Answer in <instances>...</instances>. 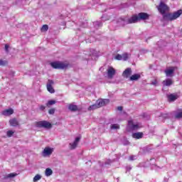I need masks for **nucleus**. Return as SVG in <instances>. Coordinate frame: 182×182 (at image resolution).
<instances>
[{"mask_svg": "<svg viewBox=\"0 0 182 182\" xmlns=\"http://www.w3.org/2000/svg\"><path fill=\"white\" fill-rule=\"evenodd\" d=\"M94 26L95 28H100V26H102V22L100 21L94 22Z\"/></svg>", "mask_w": 182, "mask_h": 182, "instance_id": "obj_28", "label": "nucleus"}, {"mask_svg": "<svg viewBox=\"0 0 182 182\" xmlns=\"http://www.w3.org/2000/svg\"><path fill=\"white\" fill-rule=\"evenodd\" d=\"M102 21H109V17L106 18V15L102 16Z\"/></svg>", "mask_w": 182, "mask_h": 182, "instance_id": "obj_35", "label": "nucleus"}, {"mask_svg": "<svg viewBox=\"0 0 182 182\" xmlns=\"http://www.w3.org/2000/svg\"><path fill=\"white\" fill-rule=\"evenodd\" d=\"M136 156H129L130 161H133L134 160H136Z\"/></svg>", "mask_w": 182, "mask_h": 182, "instance_id": "obj_34", "label": "nucleus"}, {"mask_svg": "<svg viewBox=\"0 0 182 182\" xmlns=\"http://www.w3.org/2000/svg\"><path fill=\"white\" fill-rule=\"evenodd\" d=\"M108 79H113V76L116 75V70L113 67H109L107 70Z\"/></svg>", "mask_w": 182, "mask_h": 182, "instance_id": "obj_9", "label": "nucleus"}, {"mask_svg": "<svg viewBox=\"0 0 182 182\" xmlns=\"http://www.w3.org/2000/svg\"><path fill=\"white\" fill-rule=\"evenodd\" d=\"M117 110H119V112H122V110H123V107H118Z\"/></svg>", "mask_w": 182, "mask_h": 182, "instance_id": "obj_39", "label": "nucleus"}, {"mask_svg": "<svg viewBox=\"0 0 182 182\" xmlns=\"http://www.w3.org/2000/svg\"><path fill=\"white\" fill-rule=\"evenodd\" d=\"M45 109H46V107H45V106H43V105H41V106H40V110L43 111V110H45Z\"/></svg>", "mask_w": 182, "mask_h": 182, "instance_id": "obj_36", "label": "nucleus"}, {"mask_svg": "<svg viewBox=\"0 0 182 182\" xmlns=\"http://www.w3.org/2000/svg\"><path fill=\"white\" fill-rule=\"evenodd\" d=\"M109 103V100H98L96 101L95 105H92L88 107V110H96V109H99L103 106H105V105H107Z\"/></svg>", "mask_w": 182, "mask_h": 182, "instance_id": "obj_3", "label": "nucleus"}, {"mask_svg": "<svg viewBox=\"0 0 182 182\" xmlns=\"http://www.w3.org/2000/svg\"><path fill=\"white\" fill-rule=\"evenodd\" d=\"M8 49H9V46H8V44L5 45V50L6 52H8Z\"/></svg>", "mask_w": 182, "mask_h": 182, "instance_id": "obj_37", "label": "nucleus"}, {"mask_svg": "<svg viewBox=\"0 0 182 182\" xmlns=\"http://www.w3.org/2000/svg\"><path fill=\"white\" fill-rule=\"evenodd\" d=\"M166 76L171 77L173 76V74L174 73V68L171 67L169 69H167L165 70Z\"/></svg>", "mask_w": 182, "mask_h": 182, "instance_id": "obj_13", "label": "nucleus"}, {"mask_svg": "<svg viewBox=\"0 0 182 182\" xmlns=\"http://www.w3.org/2000/svg\"><path fill=\"white\" fill-rule=\"evenodd\" d=\"M49 114H55V108H52L50 110H48Z\"/></svg>", "mask_w": 182, "mask_h": 182, "instance_id": "obj_33", "label": "nucleus"}, {"mask_svg": "<svg viewBox=\"0 0 182 182\" xmlns=\"http://www.w3.org/2000/svg\"><path fill=\"white\" fill-rule=\"evenodd\" d=\"M10 126H12L13 127H16L19 124V122H18V120L16 118L11 119L9 120Z\"/></svg>", "mask_w": 182, "mask_h": 182, "instance_id": "obj_15", "label": "nucleus"}, {"mask_svg": "<svg viewBox=\"0 0 182 182\" xmlns=\"http://www.w3.org/2000/svg\"><path fill=\"white\" fill-rule=\"evenodd\" d=\"M143 126L140 122H134L133 120L129 121L128 122V125H127V130L129 131H133V130H139V129H141Z\"/></svg>", "mask_w": 182, "mask_h": 182, "instance_id": "obj_5", "label": "nucleus"}, {"mask_svg": "<svg viewBox=\"0 0 182 182\" xmlns=\"http://www.w3.org/2000/svg\"><path fill=\"white\" fill-rule=\"evenodd\" d=\"M68 109L71 112H76V110H77V107L76 105H70L68 106Z\"/></svg>", "mask_w": 182, "mask_h": 182, "instance_id": "obj_22", "label": "nucleus"}, {"mask_svg": "<svg viewBox=\"0 0 182 182\" xmlns=\"http://www.w3.org/2000/svg\"><path fill=\"white\" fill-rule=\"evenodd\" d=\"M56 103L55 100H50L46 103L47 107H50V106H53V105H55Z\"/></svg>", "mask_w": 182, "mask_h": 182, "instance_id": "obj_25", "label": "nucleus"}, {"mask_svg": "<svg viewBox=\"0 0 182 182\" xmlns=\"http://www.w3.org/2000/svg\"><path fill=\"white\" fill-rule=\"evenodd\" d=\"M178 97V96L174 94H171L170 95L168 96L169 102H174V100H177Z\"/></svg>", "mask_w": 182, "mask_h": 182, "instance_id": "obj_18", "label": "nucleus"}, {"mask_svg": "<svg viewBox=\"0 0 182 182\" xmlns=\"http://www.w3.org/2000/svg\"><path fill=\"white\" fill-rule=\"evenodd\" d=\"M54 82L52 80H48L47 82V90L48 92H49L50 93H53L55 92V89H53V85H54Z\"/></svg>", "mask_w": 182, "mask_h": 182, "instance_id": "obj_10", "label": "nucleus"}, {"mask_svg": "<svg viewBox=\"0 0 182 182\" xmlns=\"http://www.w3.org/2000/svg\"><path fill=\"white\" fill-rule=\"evenodd\" d=\"M130 170H132V167L131 166L127 167V171H130Z\"/></svg>", "mask_w": 182, "mask_h": 182, "instance_id": "obj_40", "label": "nucleus"}, {"mask_svg": "<svg viewBox=\"0 0 182 182\" xmlns=\"http://www.w3.org/2000/svg\"><path fill=\"white\" fill-rule=\"evenodd\" d=\"M41 178H42V176H41V175H39V174H37L34 176L33 181V182L39 181V180H41Z\"/></svg>", "mask_w": 182, "mask_h": 182, "instance_id": "obj_26", "label": "nucleus"}, {"mask_svg": "<svg viewBox=\"0 0 182 182\" xmlns=\"http://www.w3.org/2000/svg\"><path fill=\"white\" fill-rule=\"evenodd\" d=\"M49 29V26L48 25H43L41 28L42 32H46Z\"/></svg>", "mask_w": 182, "mask_h": 182, "instance_id": "obj_29", "label": "nucleus"}, {"mask_svg": "<svg viewBox=\"0 0 182 182\" xmlns=\"http://www.w3.org/2000/svg\"><path fill=\"white\" fill-rule=\"evenodd\" d=\"M150 18V15L147 13H139L138 16H133L131 18H120L118 20V23L121 26H124L125 25H129V23H136L137 21H146Z\"/></svg>", "mask_w": 182, "mask_h": 182, "instance_id": "obj_2", "label": "nucleus"}, {"mask_svg": "<svg viewBox=\"0 0 182 182\" xmlns=\"http://www.w3.org/2000/svg\"><path fill=\"white\" fill-rule=\"evenodd\" d=\"M53 153V149L50 147H46L43 151V157H46V156H50Z\"/></svg>", "mask_w": 182, "mask_h": 182, "instance_id": "obj_11", "label": "nucleus"}, {"mask_svg": "<svg viewBox=\"0 0 182 182\" xmlns=\"http://www.w3.org/2000/svg\"><path fill=\"white\" fill-rule=\"evenodd\" d=\"M175 117L176 119H181L182 118V112L176 113L175 115Z\"/></svg>", "mask_w": 182, "mask_h": 182, "instance_id": "obj_31", "label": "nucleus"}, {"mask_svg": "<svg viewBox=\"0 0 182 182\" xmlns=\"http://www.w3.org/2000/svg\"><path fill=\"white\" fill-rule=\"evenodd\" d=\"M132 75V68H127L122 73V76L123 77H126L127 79L128 77H130V76Z\"/></svg>", "mask_w": 182, "mask_h": 182, "instance_id": "obj_12", "label": "nucleus"}, {"mask_svg": "<svg viewBox=\"0 0 182 182\" xmlns=\"http://www.w3.org/2000/svg\"><path fill=\"white\" fill-rule=\"evenodd\" d=\"M51 68H53V69H66L68 66H69V64L68 63H63L60 61H55L50 63Z\"/></svg>", "mask_w": 182, "mask_h": 182, "instance_id": "obj_4", "label": "nucleus"}, {"mask_svg": "<svg viewBox=\"0 0 182 182\" xmlns=\"http://www.w3.org/2000/svg\"><path fill=\"white\" fill-rule=\"evenodd\" d=\"M14 133H15V132L14 131H8L7 132V136L8 137H12V136L14 135Z\"/></svg>", "mask_w": 182, "mask_h": 182, "instance_id": "obj_32", "label": "nucleus"}, {"mask_svg": "<svg viewBox=\"0 0 182 182\" xmlns=\"http://www.w3.org/2000/svg\"><path fill=\"white\" fill-rule=\"evenodd\" d=\"M81 139H82L81 136L76 137L75 141L73 143H70L69 144L70 149L75 150V149H76V147H77V144H79V142L80 141Z\"/></svg>", "mask_w": 182, "mask_h": 182, "instance_id": "obj_7", "label": "nucleus"}, {"mask_svg": "<svg viewBox=\"0 0 182 182\" xmlns=\"http://www.w3.org/2000/svg\"><path fill=\"white\" fill-rule=\"evenodd\" d=\"M36 127H43L44 129H52V124L48 121H40L36 123Z\"/></svg>", "mask_w": 182, "mask_h": 182, "instance_id": "obj_6", "label": "nucleus"}, {"mask_svg": "<svg viewBox=\"0 0 182 182\" xmlns=\"http://www.w3.org/2000/svg\"><path fill=\"white\" fill-rule=\"evenodd\" d=\"M16 176H18V173H11L6 175V178H14V177H16Z\"/></svg>", "mask_w": 182, "mask_h": 182, "instance_id": "obj_23", "label": "nucleus"}, {"mask_svg": "<svg viewBox=\"0 0 182 182\" xmlns=\"http://www.w3.org/2000/svg\"><path fill=\"white\" fill-rule=\"evenodd\" d=\"M133 139H143V132H136L132 134Z\"/></svg>", "mask_w": 182, "mask_h": 182, "instance_id": "obj_17", "label": "nucleus"}, {"mask_svg": "<svg viewBox=\"0 0 182 182\" xmlns=\"http://www.w3.org/2000/svg\"><path fill=\"white\" fill-rule=\"evenodd\" d=\"M141 76L140 74H134L131 77H129V80H139Z\"/></svg>", "mask_w": 182, "mask_h": 182, "instance_id": "obj_19", "label": "nucleus"}, {"mask_svg": "<svg viewBox=\"0 0 182 182\" xmlns=\"http://www.w3.org/2000/svg\"><path fill=\"white\" fill-rule=\"evenodd\" d=\"M2 114H4V116H11V114H14V109H12V108L6 109L2 112Z\"/></svg>", "mask_w": 182, "mask_h": 182, "instance_id": "obj_14", "label": "nucleus"}, {"mask_svg": "<svg viewBox=\"0 0 182 182\" xmlns=\"http://www.w3.org/2000/svg\"><path fill=\"white\" fill-rule=\"evenodd\" d=\"M164 86H171L173 85V80L168 78L163 81Z\"/></svg>", "mask_w": 182, "mask_h": 182, "instance_id": "obj_16", "label": "nucleus"}, {"mask_svg": "<svg viewBox=\"0 0 182 182\" xmlns=\"http://www.w3.org/2000/svg\"><path fill=\"white\" fill-rule=\"evenodd\" d=\"M114 59H116L117 60H123L122 55L120 54H117L115 56Z\"/></svg>", "mask_w": 182, "mask_h": 182, "instance_id": "obj_30", "label": "nucleus"}, {"mask_svg": "<svg viewBox=\"0 0 182 182\" xmlns=\"http://www.w3.org/2000/svg\"><path fill=\"white\" fill-rule=\"evenodd\" d=\"M8 61L5 60H0V66H6Z\"/></svg>", "mask_w": 182, "mask_h": 182, "instance_id": "obj_27", "label": "nucleus"}, {"mask_svg": "<svg viewBox=\"0 0 182 182\" xmlns=\"http://www.w3.org/2000/svg\"><path fill=\"white\" fill-rule=\"evenodd\" d=\"M81 139H82L81 136L76 137L75 141L73 143H70L69 144L70 149L75 150V149H76V147H77V144H79V142L80 141Z\"/></svg>", "mask_w": 182, "mask_h": 182, "instance_id": "obj_8", "label": "nucleus"}, {"mask_svg": "<svg viewBox=\"0 0 182 182\" xmlns=\"http://www.w3.org/2000/svg\"><path fill=\"white\" fill-rule=\"evenodd\" d=\"M161 116H162V117H164L165 119H167V117H168V114H164Z\"/></svg>", "mask_w": 182, "mask_h": 182, "instance_id": "obj_38", "label": "nucleus"}, {"mask_svg": "<svg viewBox=\"0 0 182 182\" xmlns=\"http://www.w3.org/2000/svg\"><path fill=\"white\" fill-rule=\"evenodd\" d=\"M152 85H156V81L152 82Z\"/></svg>", "mask_w": 182, "mask_h": 182, "instance_id": "obj_41", "label": "nucleus"}, {"mask_svg": "<svg viewBox=\"0 0 182 182\" xmlns=\"http://www.w3.org/2000/svg\"><path fill=\"white\" fill-rule=\"evenodd\" d=\"M52 174H53V171H52V169L49 168H47L45 171V175L46 176V177H49L52 176Z\"/></svg>", "mask_w": 182, "mask_h": 182, "instance_id": "obj_21", "label": "nucleus"}, {"mask_svg": "<svg viewBox=\"0 0 182 182\" xmlns=\"http://www.w3.org/2000/svg\"><path fill=\"white\" fill-rule=\"evenodd\" d=\"M105 164H109V162H106Z\"/></svg>", "mask_w": 182, "mask_h": 182, "instance_id": "obj_42", "label": "nucleus"}, {"mask_svg": "<svg viewBox=\"0 0 182 182\" xmlns=\"http://www.w3.org/2000/svg\"><path fill=\"white\" fill-rule=\"evenodd\" d=\"M122 60L126 61L127 60V59H129L132 56V54L129 53H124L122 55Z\"/></svg>", "mask_w": 182, "mask_h": 182, "instance_id": "obj_20", "label": "nucleus"}, {"mask_svg": "<svg viewBox=\"0 0 182 182\" xmlns=\"http://www.w3.org/2000/svg\"><path fill=\"white\" fill-rule=\"evenodd\" d=\"M157 9L161 15L164 16V19L165 21H176L178 18H180V16L182 15V10H178L177 11L173 12V14H166V12H168L170 8L167 4H164V2L161 1L159 5L157 6Z\"/></svg>", "mask_w": 182, "mask_h": 182, "instance_id": "obj_1", "label": "nucleus"}, {"mask_svg": "<svg viewBox=\"0 0 182 182\" xmlns=\"http://www.w3.org/2000/svg\"><path fill=\"white\" fill-rule=\"evenodd\" d=\"M111 129L112 130H117V129H120V126L117 124H111Z\"/></svg>", "mask_w": 182, "mask_h": 182, "instance_id": "obj_24", "label": "nucleus"}]
</instances>
